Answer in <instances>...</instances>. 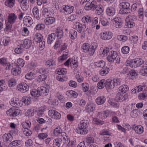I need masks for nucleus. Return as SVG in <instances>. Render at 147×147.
<instances>
[{
  "mask_svg": "<svg viewBox=\"0 0 147 147\" xmlns=\"http://www.w3.org/2000/svg\"><path fill=\"white\" fill-rule=\"evenodd\" d=\"M49 92V89L46 87H42L38 90H34L30 92V94L33 96L38 97L40 96H45Z\"/></svg>",
  "mask_w": 147,
  "mask_h": 147,
  "instance_id": "1",
  "label": "nucleus"
},
{
  "mask_svg": "<svg viewBox=\"0 0 147 147\" xmlns=\"http://www.w3.org/2000/svg\"><path fill=\"white\" fill-rule=\"evenodd\" d=\"M120 5L122 7L119 11L120 13L127 14L130 13L131 9L129 8L130 4L128 2H124L120 3Z\"/></svg>",
  "mask_w": 147,
  "mask_h": 147,
  "instance_id": "2",
  "label": "nucleus"
},
{
  "mask_svg": "<svg viewBox=\"0 0 147 147\" xmlns=\"http://www.w3.org/2000/svg\"><path fill=\"white\" fill-rule=\"evenodd\" d=\"M143 62L141 59L138 58L131 60L130 62L129 65L131 67L135 68L142 65Z\"/></svg>",
  "mask_w": 147,
  "mask_h": 147,
  "instance_id": "3",
  "label": "nucleus"
},
{
  "mask_svg": "<svg viewBox=\"0 0 147 147\" xmlns=\"http://www.w3.org/2000/svg\"><path fill=\"white\" fill-rule=\"evenodd\" d=\"M128 96L126 93H121L119 92L116 95L115 100L116 101L119 102L124 101L128 98Z\"/></svg>",
  "mask_w": 147,
  "mask_h": 147,
  "instance_id": "4",
  "label": "nucleus"
},
{
  "mask_svg": "<svg viewBox=\"0 0 147 147\" xmlns=\"http://www.w3.org/2000/svg\"><path fill=\"white\" fill-rule=\"evenodd\" d=\"M48 114L49 116L54 119H59L61 117V114L55 110H49L48 112Z\"/></svg>",
  "mask_w": 147,
  "mask_h": 147,
  "instance_id": "5",
  "label": "nucleus"
},
{
  "mask_svg": "<svg viewBox=\"0 0 147 147\" xmlns=\"http://www.w3.org/2000/svg\"><path fill=\"white\" fill-rule=\"evenodd\" d=\"M17 88L19 91L25 93L28 90L29 86L25 83H22L17 86Z\"/></svg>",
  "mask_w": 147,
  "mask_h": 147,
  "instance_id": "6",
  "label": "nucleus"
},
{
  "mask_svg": "<svg viewBox=\"0 0 147 147\" xmlns=\"http://www.w3.org/2000/svg\"><path fill=\"white\" fill-rule=\"evenodd\" d=\"M7 115L12 117H16L20 113V111L18 109L15 108H11L6 111Z\"/></svg>",
  "mask_w": 147,
  "mask_h": 147,
  "instance_id": "7",
  "label": "nucleus"
},
{
  "mask_svg": "<svg viewBox=\"0 0 147 147\" xmlns=\"http://www.w3.org/2000/svg\"><path fill=\"white\" fill-rule=\"evenodd\" d=\"M117 56V53L116 51H111V53L107 57L108 61L110 62H113Z\"/></svg>",
  "mask_w": 147,
  "mask_h": 147,
  "instance_id": "8",
  "label": "nucleus"
},
{
  "mask_svg": "<svg viewBox=\"0 0 147 147\" xmlns=\"http://www.w3.org/2000/svg\"><path fill=\"white\" fill-rule=\"evenodd\" d=\"M101 38L105 40H108L111 38L112 33L110 32H104L100 34Z\"/></svg>",
  "mask_w": 147,
  "mask_h": 147,
  "instance_id": "9",
  "label": "nucleus"
},
{
  "mask_svg": "<svg viewBox=\"0 0 147 147\" xmlns=\"http://www.w3.org/2000/svg\"><path fill=\"white\" fill-rule=\"evenodd\" d=\"M123 24V20L119 17H117L114 19L113 24L116 28H121Z\"/></svg>",
  "mask_w": 147,
  "mask_h": 147,
  "instance_id": "10",
  "label": "nucleus"
},
{
  "mask_svg": "<svg viewBox=\"0 0 147 147\" xmlns=\"http://www.w3.org/2000/svg\"><path fill=\"white\" fill-rule=\"evenodd\" d=\"M21 101L18 98H15L13 100L11 101L10 104L14 107H18L21 106Z\"/></svg>",
  "mask_w": 147,
  "mask_h": 147,
  "instance_id": "11",
  "label": "nucleus"
},
{
  "mask_svg": "<svg viewBox=\"0 0 147 147\" xmlns=\"http://www.w3.org/2000/svg\"><path fill=\"white\" fill-rule=\"evenodd\" d=\"M97 44L96 43H93L91 44L88 51L90 55H93L95 50L97 48Z\"/></svg>",
  "mask_w": 147,
  "mask_h": 147,
  "instance_id": "12",
  "label": "nucleus"
},
{
  "mask_svg": "<svg viewBox=\"0 0 147 147\" xmlns=\"http://www.w3.org/2000/svg\"><path fill=\"white\" fill-rule=\"evenodd\" d=\"M142 65V69L140 70V73L141 75L145 76L147 74V62L144 61Z\"/></svg>",
  "mask_w": 147,
  "mask_h": 147,
  "instance_id": "13",
  "label": "nucleus"
},
{
  "mask_svg": "<svg viewBox=\"0 0 147 147\" xmlns=\"http://www.w3.org/2000/svg\"><path fill=\"white\" fill-rule=\"evenodd\" d=\"M56 37V34L52 33L48 35L47 37V42L48 44H51L54 42Z\"/></svg>",
  "mask_w": 147,
  "mask_h": 147,
  "instance_id": "14",
  "label": "nucleus"
},
{
  "mask_svg": "<svg viewBox=\"0 0 147 147\" xmlns=\"http://www.w3.org/2000/svg\"><path fill=\"white\" fill-rule=\"evenodd\" d=\"M31 44V40L28 39H26L24 40L23 43L20 45L21 47L23 48L28 49L30 47Z\"/></svg>",
  "mask_w": 147,
  "mask_h": 147,
  "instance_id": "15",
  "label": "nucleus"
},
{
  "mask_svg": "<svg viewBox=\"0 0 147 147\" xmlns=\"http://www.w3.org/2000/svg\"><path fill=\"white\" fill-rule=\"evenodd\" d=\"M17 18V16L14 13H12L10 14L8 16V22L11 24H14Z\"/></svg>",
  "mask_w": 147,
  "mask_h": 147,
  "instance_id": "16",
  "label": "nucleus"
},
{
  "mask_svg": "<svg viewBox=\"0 0 147 147\" xmlns=\"http://www.w3.org/2000/svg\"><path fill=\"white\" fill-rule=\"evenodd\" d=\"M3 140L4 142L10 143L13 140V137L10 134H5L3 136Z\"/></svg>",
  "mask_w": 147,
  "mask_h": 147,
  "instance_id": "17",
  "label": "nucleus"
},
{
  "mask_svg": "<svg viewBox=\"0 0 147 147\" xmlns=\"http://www.w3.org/2000/svg\"><path fill=\"white\" fill-rule=\"evenodd\" d=\"M28 0H20V3L21 5V7L24 10H26L28 7Z\"/></svg>",
  "mask_w": 147,
  "mask_h": 147,
  "instance_id": "18",
  "label": "nucleus"
},
{
  "mask_svg": "<svg viewBox=\"0 0 147 147\" xmlns=\"http://www.w3.org/2000/svg\"><path fill=\"white\" fill-rule=\"evenodd\" d=\"M113 81L110 79H108L106 80V88L107 89H112L114 88V86L113 84Z\"/></svg>",
  "mask_w": 147,
  "mask_h": 147,
  "instance_id": "19",
  "label": "nucleus"
},
{
  "mask_svg": "<svg viewBox=\"0 0 147 147\" xmlns=\"http://www.w3.org/2000/svg\"><path fill=\"white\" fill-rule=\"evenodd\" d=\"M94 3L95 2L94 1L92 2L91 3H87L84 6L85 9L88 10L90 9L92 10H94V8H95L94 7Z\"/></svg>",
  "mask_w": 147,
  "mask_h": 147,
  "instance_id": "20",
  "label": "nucleus"
},
{
  "mask_svg": "<svg viewBox=\"0 0 147 147\" xmlns=\"http://www.w3.org/2000/svg\"><path fill=\"white\" fill-rule=\"evenodd\" d=\"M76 132L79 134L82 135L85 134H87L88 132V130L87 129H85L84 128H79V126L76 129Z\"/></svg>",
  "mask_w": 147,
  "mask_h": 147,
  "instance_id": "21",
  "label": "nucleus"
},
{
  "mask_svg": "<svg viewBox=\"0 0 147 147\" xmlns=\"http://www.w3.org/2000/svg\"><path fill=\"white\" fill-rule=\"evenodd\" d=\"M9 42V39L8 38L5 37L1 38L0 44L1 45L6 46L8 45Z\"/></svg>",
  "mask_w": 147,
  "mask_h": 147,
  "instance_id": "22",
  "label": "nucleus"
},
{
  "mask_svg": "<svg viewBox=\"0 0 147 147\" xmlns=\"http://www.w3.org/2000/svg\"><path fill=\"white\" fill-rule=\"evenodd\" d=\"M66 94L69 97L76 98L78 95L77 93L72 90L68 91L66 92Z\"/></svg>",
  "mask_w": 147,
  "mask_h": 147,
  "instance_id": "23",
  "label": "nucleus"
},
{
  "mask_svg": "<svg viewBox=\"0 0 147 147\" xmlns=\"http://www.w3.org/2000/svg\"><path fill=\"white\" fill-rule=\"evenodd\" d=\"M89 124V121L88 120H82L81 121L80 124H79L78 126L79 128H84L85 129H86L88 127V125Z\"/></svg>",
  "mask_w": 147,
  "mask_h": 147,
  "instance_id": "24",
  "label": "nucleus"
},
{
  "mask_svg": "<svg viewBox=\"0 0 147 147\" xmlns=\"http://www.w3.org/2000/svg\"><path fill=\"white\" fill-rule=\"evenodd\" d=\"M106 100L105 98L103 96H100L98 97L96 99V103L98 105L103 104L105 102Z\"/></svg>",
  "mask_w": 147,
  "mask_h": 147,
  "instance_id": "25",
  "label": "nucleus"
},
{
  "mask_svg": "<svg viewBox=\"0 0 147 147\" xmlns=\"http://www.w3.org/2000/svg\"><path fill=\"white\" fill-rule=\"evenodd\" d=\"M107 14L110 16H113L115 13V10L114 8L112 7H108L106 10Z\"/></svg>",
  "mask_w": 147,
  "mask_h": 147,
  "instance_id": "26",
  "label": "nucleus"
},
{
  "mask_svg": "<svg viewBox=\"0 0 147 147\" xmlns=\"http://www.w3.org/2000/svg\"><path fill=\"white\" fill-rule=\"evenodd\" d=\"M55 21V18L53 17H49L47 18L44 20L45 24L47 25L53 24Z\"/></svg>",
  "mask_w": 147,
  "mask_h": 147,
  "instance_id": "27",
  "label": "nucleus"
},
{
  "mask_svg": "<svg viewBox=\"0 0 147 147\" xmlns=\"http://www.w3.org/2000/svg\"><path fill=\"white\" fill-rule=\"evenodd\" d=\"M109 69L107 67H104L102 68L99 71L100 74L102 76H105L109 72Z\"/></svg>",
  "mask_w": 147,
  "mask_h": 147,
  "instance_id": "28",
  "label": "nucleus"
},
{
  "mask_svg": "<svg viewBox=\"0 0 147 147\" xmlns=\"http://www.w3.org/2000/svg\"><path fill=\"white\" fill-rule=\"evenodd\" d=\"M16 62V67L20 68V69H21V67H23L24 65V61L22 59L19 58Z\"/></svg>",
  "mask_w": 147,
  "mask_h": 147,
  "instance_id": "29",
  "label": "nucleus"
},
{
  "mask_svg": "<svg viewBox=\"0 0 147 147\" xmlns=\"http://www.w3.org/2000/svg\"><path fill=\"white\" fill-rule=\"evenodd\" d=\"M24 23L26 26L30 27L32 24L30 18L29 17H25L24 19Z\"/></svg>",
  "mask_w": 147,
  "mask_h": 147,
  "instance_id": "30",
  "label": "nucleus"
},
{
  "mask_svg": "<svg viewBox=\"0 0 147 147\" xmlns=\"http://www.w3.org/2000/svg\"><path fill=\"white\" fill-rule=\"evenodd\" d=\"M106 80H101L97 84V86L99 89H101L106 87Z\"/></svg>",
  "mask_w": 147,
  "mask_h": 147,
  "instance_id": "31",
  "label": "nucleus"
},
{
  "mask_svg": "<svg viewBox=\"0 0 147 147\" xmlns=\"http://www.w3.org/2000/svg\"><path fill=\"white\" fill-rule=\"evenodd\" d=\"M134 130L136 133L140 134L143 132V128L141 125H140L135 127L134 128Z\"/></svg>",
  "mask_w": 147,
  "mask_h": 147,
  "instance_id": "32",
  "label": "nucleus"
},
{
  "mask_svg": "<svg viewBox=\"0 0 147 147\" xmlns=\"http://www.w3.org/2000/svg\"><path fill=\"white\" fill-rule=\"evenodd\" d=\"M11 72L14 76H17L21 73V70L20 68L16 67V68H13L11 70Z\"/></svg>",
  "mask_w": 147,
  "mask_h": 147,
  "instance_id": "33",
  "label": "nucleus"
},
{
  "mask_svg": "<svg viewBox=\"0 0 147 147\" xmlns=\"http://www.w3.org/2000/svg\"><path fill=\"white\" fill-rule=\"evenodd\" d=\"M22 101L25 104L27 105L30 104L31 102L30 98L26 96H24L22 97Z\"/></svg>",
  "mask_w": 147,
  "mask_h": 147,
  "instance_id": "34",
  "label": "nucleus"
},
{
  "mask_svg": "<svg viewBox=\"0 0 147 147\" xmlns=\"http://www.w3.org/2000/svg\"><path fill=\"white\" fill-rule=\"evenodd\" d=\"M61 142L62 140L61 138H57L54 140L53 145L54 147H59Z\"/></svg>",
  "mask_w": 147,
  "mask_h": 147,
  "instance_id": "35",
  "label": "nucleus"
},
{
  "mask_svg": "<svg viewBox=\"0 0 147 147\" xmlns=\"http://www.w3.org/2000/svg\"><path fill=\"white\" fill-rule=\"evenodd\" d=\"M15 0H6L5 3L6 6L11 8L13 7L15 4Z\"/></svg>",
  "mask_w": 147,
  "mask_h": 147,
  "instance_id": "36",
  "label": "nucleus"
},
{
  "mask_svg": "<svg viewBox=\"0 0 147 147\" xmlns=\"http://www.w3.org/2000/svg\"><path fill=\"white\" fill-rule=\"evenodd\" d=\"M119 90L120 91L121 93H125V92L129 89L128 86L126 85H123L119 88Z\"/></svg>",
  "mask_w": 147,
  "mask_h": 147,
  "instance_id": "37",
  "label": "nucleus"
},
{
  "mask_svg": "<svg viewBox=\"0 0 147 147\" xmlns=\"http://www.w3.org/2000/svg\"><path fill=\"white\" fill-rule=\"evenodd\" d=\"M62 131L60 127H57L54 129L53 133L55 136H57L61 134Z\"/></svg>",
  "mask_w": 147,
  "mask_h": 147,
  "instance_id": "38",
  "label": "nucleus"
},
{
  "mask_svg": "<svg viewBox=\"0 0 147 147\" xmlns=\"http://www.w3.org/2000/svg\"><path fill=\"white\" fill-rule=\"evenodd\" d=\"M32 12L34 17L37 18L39 17V12L38 9L36 7H34L32 9Z\"/></svg>",
  "mask_w": 147,
  "mask_h": 147,
  "instance_id": "39",
  "label": "nucleus"
},
{
  "mask_svg": "<svg viewBox=\"0 0 147 147\" xmlns=\"http://www.w3.org/2000/svg\"><path fill=\"white\" fill-rule=\"evenodd\" d=\"M70 33L69 36L71 39H74L76 38L77 32L76 31L74 30H71L70 31Z\"/></svg>",
  "mask_w": 147,
  "mask_h": 147,
  "instance_id": "40",
  "label": "nucleus"
},
{
  "mask_svg": "<svg viewBox=\"0 0 147 147\" xmlns=\"http://www.w3.org/2000/svg\"><path fill=\"white\" fill-rule=\"evenodd\" d=\"M125 25L128 28H131L135 26V23L133 21H127L125 20Z\"/></svg>",
  "mask_w": 147,
  "mask_h": 147,
  "instance_id": "41",
  "label": "nucleus"
},
{
  "mask_svg": "<svg viewBox=\"0 0 147 147\" xmlns=\"http://www.w3.org/2000/svg\"><path fill=\"white\" fill-rule=\"evenodd\" d=\"M8 85L10 87H13L15 86L16 81L14 79H11L8 81Z\"/></svg>",
  "mask_w": 147,
  "mask_h": 147,
  "instance_id": "42",
  "label": "nucleus"
},
{
  "mask_svg": "<svg viewBox=\"0 0 147 147\" xmlns=\"http://www.w3.org/2000/svg\"><path fill=\"white\" fill-rule=\"evenodd\" d=\"M117 38L118 40L125 42L127 39V37L126 36L120 35L117 36Z\"/></svg>",
  "mask_w": 147,
  "mask_h": 147,
  "instance_id": "43",
  "label": "nucleus"
},
{
  "mask_svg": "<svg viewBox=\"0 0 147 147\" xmlns=\"http://www.w3.org/2000/svg\"><path fill=\"white\" fill-rule=\"evenodd\" d=\"M94 7H95L94 8V10H96L98 15L101 14L103 12V10L102 9L101 7L100 6L99 7L97 5H94Z\"/></svg>",
  "mask_w": 147,
  "mask_h": 147,
  "instance_id": "44",
  "label": "nucleus"
},
{
  "mask_svg": "<svg viewBox=\"0 0 147 147\" xmlns=\"http://www.w3.org/2000/svg\"><path fill=\"white\" fill-rule=\"evenodd\" d=\"M47 76L45 74H42L39 76L37 78V81L40 82L45 80L47 78Z\"/></svg>",
  "mask_w": 147,
  "mask_h": 147,
  "instance_id": "45",
  "label": "nucleus"
},
{
  "mask_svg": "<svg viewBox=\"0 0 147 147\" xmlns=\"http://www.w3.org/2000/svg\"><path fill=\"white\" fill-rule=\"evenodd\" d=\"M63 32L61 30H57L56 32V35L59 38H61L63 36Z\"/></svg>",
  "mask_w": 147,
  "mask_h": 147,
  "instance_id": "46",
  "label": "nucleus"
},
{
  "mask_svg": "<svg viewBox=\"0 0 147 147\" xmlns=\"http://www.w3.org/2000/svg\"><path fill=\"white\" fill-rule=\"evenodd\" d=\"M86 109L87 110L88 112H90L94 110L95 107L93 106L92 105L89 104L86 107Z\"/></svg>",
  "mask_w": 147,
  "mask_h": 147,
  "instance_id": "47",
  "label": "nucleus"
},
{
  "mask_svg": "<svg viewBox=\"0 0 147 147\" xmlns=\"http://www.w3.org/2000/svg\"><path fill=\"white\" fill-rule=\"evenodd\" d=\"M42 36L41 35L36 34L34 39L35 41L36 42L40 43L42 41Z\"/></svg>",
  "mask_w": 147,
  "mask_h": 147,
  "instance_id": "48",
  "label": "nucleus"
},
{
  "mask_svg": "<svg viewBox=\"0 0 147 147\" xmlns=\"http://www.w3.org/2000/svg\"><path fill=\"white\" fill-rule=\"evenodd\" d=\"M105 61H100L98 62L95 63V65L98 67H101L102 68L105 67Z\"/></svg>",
  "mask_w": 147,
  "mask_h": 147,
  "instance_id": "49",
  "label": "nucleus"
},
{
  "mask_svg": "<svg viewBox=\"0 0 147 147\" xmlns=\"http://www.w3.org/2000/svg\"><path fill=\"white\" fill-rule=\"evenodd\" d=\"M121 51L123 53L127 54L129 51V48L128 46L123 47L121 49Z\"/></svg>",
  "mask_w": 147,
  "mask_h": 147,
  "instance_id": "50",
  "label": "nucleus"
},
{
  "mask_svg": "<svg viewBox=\"0 0 147 147\" xmlns=\"http://www.w3.org/2000/svg\"><path fill=\"white\" fill-rule=\"evenodd\" d=\"M89 47L88 44L86 43L83 44L82 47V48L84 52L86 53L88 51Z\"/></svg>",
  "mask_w": 147,
  "mask_h": 147,
  "instance_id": "51",
  "label": "nucleus"
},
{
  "mask_svg": "<svg viewBox=\"0 0 147 147\" xmlns=\"http://www.w3.org/2000/svg\"><path fill=\"white\" fill-rule=\"evenodd\" d=\"M100 50L101 51L102 53L104 55L107 54L109 51V49L108 48L105 47L101 48Z\"/></svg>",
  "mask_w": 147,
  "mask_h": 147,
  "instance_id": "52",
  "label": "nucleus"
},
{
  "mask_svg": "<svg viewBox=\"0 0 147 147\" xmlns=\"http://www.w3.org/2000/svg\"><path fill=\"white\" fill-rule=\"evenodd\" d=\"M34 75V74L33 73L31 72L26 74L25 76V77L27 79L30 80L33 78Z\"/></svg>",
  "mask_w": 147,
  "mask_h": 147,
  "instance_id": "53",
  "label": "nucleus"
},
{
  "mask_svg": "<svg viewBox=\"0 0 147 147\" xmlns=\"http://www.w3.org/2000/svg\"><path fill=\"white\" fill-rule=\"evenodd\" d=\"M83 22H91L92 21V18L89 16H86V17H84L82 19Z\"/></svg>",
  "mask_w": 147,
  "mask_h": 147,
  "instance_id": "54",
  "label": "nucleus"
},
{
  "mask_svg": "<svg viewBox=\"0 0 147 147\" xmlns=\"http://www.w3.org/2000/svg\"><path fill=\"white\" fill-rule=\"evenodd\" d=\"M82 86V89L83 90L84 92H86L88 90L89 86L87 83H83Z\"/></svg>",
  "mask_w": 147,
  "mask_h": 147,
  "instance_id": "55",
  "label": "nucleus"
},
{
  "mask_svg": "<svg viewBox=\"0 0 147 147\" xmlns=\"http://www.w3.org/2000/svg\"><path fill=\"white\" fill-rule=\"evenodd\" d=\"M45 28V25L42 24H38L36 26L35 28L37 30H43Z\"/></svg>",
  "mask_w": 147,
  "mask_h": 147,
  "instance_id": "56",
  "label": "nucleus"
},
{
  "mask_svg": "<svg viewBox=\"0 0 147 147\" xmlns=\"http://www.w3.org/2000/svg\"><path fill=\"white\" fill-rule=\"evenodd\" d=\"M48 135L46 133H40L38 135L40 139H44L47 137Z\"/></svg>",
  "mask_w": 147,
  "mask_h": 147,
  "instance_id": "57",
  "label": "nucleus"
},
{
  "mask_svg": "<svg viewBox=\"0 0 147 147\" xmlns=\"http://www.w3.org/2000/svg\"><path fill=\"white\" fill-rule=\"evenodd\" d=\"M67 55H63L58 58V60L59 62L61 63L62 61L67 58Z\"/></svg>",
  "mask_w": 147,
  "mask_h": 147,
  "instance_id": "58",
  "label": "nucleus"
},
{
  "mask_svg": "<svg viewBox=\"0 0 147 147\" xmlns=\"http://www.w3.org/2000/svg\"><path fill=\"white\" fill-rule=\"evenodd\" d=\"M22 35L24 36H27L29 34V31L27 28L24 27L22 32Z\"/></svg>",
  "mask_w": 147,
  "mask_h": 147,
  "instance_id": "59",
  "label": "nucleus"
},
{
  "mask_svg": "<svg viewBox=\"0 0 147 147\" xmlns=\"http://www.w3.org/2000/svg\"><path fill=\"white\" fill-rule=\"evenodd\" d=\"M136 18L135 16H129L126 18V20L127 21H136Z\"/></svg>",
  "mask_w": 147,
  "mask_h": 147,
  "instance_id": "60",
  "label": "nucleus"
},
{
  "mask_svg": "<svg viewBox=\"0 0 147 147\" xmlns=\"http://www.w3.org/2000/svg\"><path fill=\"white\" fill-rule=\"evenodd\" d=\"M22 47H21V45L19 47L16 48L15 49V52L17 54H20L22 53L23 51V49Z\"/></svg>",
  "mask_w": 147,
  "mask_h": 147,
  "instance_id": "61",
  "label": "nucleus"
},
{
  "mask_svg": "<svg viewBox=\"0 0 147 147\" xmlns=\"http://www.w3.org/2000/svg\"><path fill=\"white\" fill-rule=\"evenodd\" d=\"M113 84L114 86V87L115 86H117L119 85L120 84L121 81L120 80L118 79H114L113 80Z\"/></svg>",
  "mask_w": 147,
  "mask_h": 147,
  "instance_id": "62",
  "label": "nucleus"
},
{
  "mask_svg": "<svg viewBox=\"0 0 147 147\" xmlns=\"http://www.w3.org/2000/svg\"><path fill=\"white\" fill-rule=\"evenodd\" d=\"M67 10L66 12H65V14H68L71 13L73 12V9L74 7L73 6L71 7H69V6L68 7H67Z\"/></svg>",
  "mask_w": 147,
  "mask_h": 147,
  "instance_id": "63",
  "label": "nucleus"
},
{
  "mask_svg": "<svg viewBox=\"0 0 147 147\" xmlns=\"http://www.w3.org/2000/svg\"><path fill=\"white\" fill-rule=\"evenodd\" d=\"M137 110H134L132 111L130 113V115L132 117L135 118L137 117L138 114L137 113Z\"/></svg>",
  "mask_w": 147,
  "mask_h": 147,
  "instance_id": "64",
  "label": "nucleus"
}]
</instances>
